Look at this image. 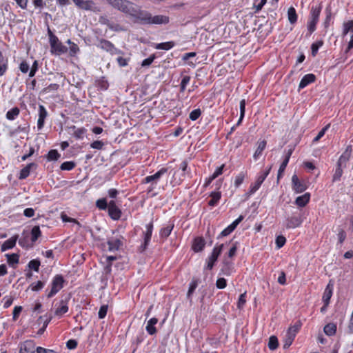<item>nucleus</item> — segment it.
<instances>
[{
	"label": "nucleus",
	"mask_w": 353,
	"mask_h": 353,
	"mask_svg": "<svg viewBox=\"0 0 353 353\" xmlns=\"http://www.w3.org/2000/svg\"><path fill=\"white\" fill-rule=\"evenodd\" d=\"M129 16L132 17L134 21L144 25L167 24L170 21V19L168 16H152L149 12L141 10L140 6L137 4H134V7L131 10Z\"/></svg>",
	"instance_id": "1"
},
{
	"label": "nucleus",
	"mask_w": 353,
	"mask_h": 353,
	"mask_svg": "<svg viewBox=\"0 0 353 353\" xmlns=\"http://www.w3.org/2000/svg\"><path fill=\"white\" fill-rule=\"evenodd\" d=\"M352 151V146L348 145L345 150V152L339 157L334 173L332 177V182L339 181L343 175V168L346 166V163L349 161L350 153Z\"/></svg>",
	"instance_id": "2"
},
{
	"label": "nucleus",
	"mask_w": 353,
	"mask_h": 353,
	"mask_svg": "<svg viewBox=\"0 0 353 353\" xmlns=\"http://www.w3.org/2000/svg\"><path fill=\"white\" fill-rule=\"evenodd\" d=\"M322 6L321 4L312 6L310 10L309 20L307 21V36H310L316 29V25L319 20Z\"/></svg>",
	"instance_id": "3"
},
{
	"label": "nucleus",
	"mask_w": 353,
	"mask_h": 353,
	"mask_svg": "<svg viewBox=\"0 0 353 353\" xmlns=\"http://www.w3.org/2000/svg\"><path fill=\"white\" fill-rule=\"evenodd\" d=\"M302 325V322L300 320H298L288 327L284 340V349L288 348L292 344L297 333L301 330Z\"/></svg>",
	"instance_id": "4"
},
{
	"label": "nucleus",
	"mask_w": 353,
	"mask_h": 353,
	"mask_svg": "<svg viewBox=\"0 0 353 353\" xmlns=\"http://www.w3.org/2000/svg\"><path fill=\"white\" fill-rule=\"evenodd\" d=\"M49 42L51 48V52L60 55L67 52L68 48L65 46L58 39V37L48 29Z\"/></svg>",
	"instance_id": "5"
},
{
	"label": "nucleus",
	"mask_w": 353,
	"mask_h": 353,
	"mask_svg": "<svg viewBox=\"0 0 353 353\" xmlns=\"http://www.w3.org/2000/svg\"><path fill=\"white\" fill-rule=\"evenodd\" d=\"M272 165H270L268 168H265V170L260 172L256 177V180L254 183H252L250 185L248 194L249 195L254 194L261 186L262 183L265 181V179L267 178V176L269 175L271 169Z\"/></svg>",
	"instance_id": "6"
},
{
	"label": "nucleus",
	"mask_w": 353,
	"mask_h": 353,
	"mask_svg": "<svg viewBox=\"0 0 353 353\" xmlns=\"http://www.w3.org/2000/svg\"><path fill=\"white\" fill-rule=\"evenodd\" d=\"M65 280L61 274H56L52 279L50 283V290H46V296L48 299H50L55 296L64 285Z\"/></svg>",
	"instance_id": "7"
},
{
	"label": "nucleus",
	"mask_w": 353,
	"mask_h": 353,
	"mask_svg": "<svg viewBox=\"0 0 353 353\" xmlns=\"http://www.w3.org/2000/svg\"><path fill=\"white\" fill-rule=\"evenodd\" d=\"M145 231H143L142 233L143 241L138 248V251L140 253L144 252L150 245L154 230V224L152 220L145 225Z\"/></svg>",
	"instance_id": "8"
},
{
	"label": "nucleus",
	"mask_w": 353,
	"mask_h": 353,
	"mask_svg": "<svg viewBox=\"0 0 353 353\" xmlns=\"http://www.w3.org/2000/svg\"><path fill=\"white\" fill-rule=\"evenodd\" d=\"M223 248V244H221L219 245H216L211 253V254L208 257L206 260V266L205 268L208 270H212L217 261L219 255L221 254Z\"/></svg>",
	"instance_id": "9"
},
{
	"label": "nucleus",
	"mask_w": 353,
	"mask_h": 353,
	"mask_svg": "<svg viewBox=\"0 0 353 353\" xmlns=\"http://www.w3.org/2000/svg\"><path fill=\"white\" fill-rule=\"evenodd\" d=\"M303 220L300 213L294 212L285 219V228L287 229H294L301 225Z\"/></svg>",
	"instance_id": "10"
},
{
	"label": "nucleus",
	"mask_w": 353,
	"mask_h": 353,
	"mask_svg": "<svg viewBox=\"0 0 353 353\" xmlns=\"http://www.w3.org/2000/svg\"><path fill=\"white\" fill-rule=\"evenodd\" d=\"M99 43L97 46L103 50L109 52L110 54L114 55L116 54H120L122 52L117 49L114 45L110 41L105 39H98Z\"/></svg>",
	"instance_id": "11"
},
{
	"label": "nucleus",
	"mask_w": 353,
	"mask_h": 353,
	"mask_svg": "<svg viewBox=\"0 0 353 353\" xmlns=\"http://www.w3.org/2000/svg\"><path fill=\"white\" fill-rule=\"evenodd\" d=\"M72 1L79 9L93 12L99 11V9L97 8L95 3L92 0H72Z\"/></svg>",
	"instance_id": "12"
},
{
	"label": "nucleus",
	"mask_w": 353,
	"mask_h": 353,
	"mask_svg": "<svg viewBox=\"0 0 353 353\" xmlns=\"http://www.w3.org/2000/svg\"><path fill=\"white\" fill-rule=\"evenodd\" d=\"M168 168H161L155 174L145 176L141 181L142 184L150 183L157 185L160 178L168 172Z\"/></svg>",
	"instance_id": "13"
},
{
	"label": "nucleus",
	"mask_w": 353,
	"mask_h": 353,
	"mask_svg": "<svg viewBox=\"0 0 353 353\" xmlns=\"http://www.w3.org/2000/svg\"><path fill=\"white\" fill-rule=\"evenodd\" d=\"M19 353H35L37 347L33 340H26L19 345Z\"/></svg>",
	"instance_id": "14"
},
{
	"label": "nucleus",
	"mask_w": 353,
	"mask_h": 353,
	"mask_svg": "<svg viewBox=\"0 0 353 353\" xmlns=\"http://www.w3.org/2000/svg\"><path fill=\"white\" fill-rule=\"evenodd\" d=\"M108 214L110 218L114 221L120 219L122 212L119 208L117 205L114 200H111L108 203Z\"/></svg>",
	"instance_id": "15"
},
{
	"label": "nucleus",
	"mask_w": 353,
	"mask_h": 353,
	"mask_svg": "<svg viewBox=\"0 0 353 353\" xmlns=\"http://www.w3.org/2000/svg\"><path fill=\"white\" fill-rule=\"evenodd\" d=\"M292 189L296 193L303 192L307 186L305 181H300L297 175L294 174L292 177Z\"/></svg>",
	"instance_id": "16"
},
{
	"label": "nucleus",
	"mask_w": 353,
	"mask_h": 353,
	"mask_svg": "<svg viewBox=\"0 0 353 353\" xmlns=\"http://www.w3.org/2000/svg\"><path fill=\"white\" fill-rule=\"evenodd\" d=\"M243 220V216L240 215L230 225L225 228L219 235L218 239L226 236L230 234L237 227V225Z\"/></svg>",
	"instance_id": "17"
},
{
	"label": "nucleus",
	"mask_w": 353,
	"mask_h": 353,
	"mask_svg": "<svg viewBox=\"0 0 353 353\" xmlns=\"http://www.w3.org/2000/svg\"><path fill=\"white\" fill-rule=\"evenodd\" d=\"M134 3L128 0H121L115 9L127 15H130L131 10L134 7Z\"/></svg>",
	"instance_id": "18"
},
{
	"label": "nucleus",
	"mask_w": 353,
	"mask_h": 353,
	"mask_svg": "<svg viewBox=\"0 0 353 353\" xmlns=\"http://www.w3.org/2000/svg\"><path fill=\"white\" fill-rule=\"evenodd\" d=\"M123 236H120L119 238H111L108 239L107 241L108 250L110 252L119 250L123 245Z\"/></svg>",
	"instance_id": "19"
},
{
	"label": "nucleus",
	"mask_w": 353,
	"mask_h": 353,
	"mask_svg": "<svg viewBox=\"0 0 353 353\" xmlns=\"http://www.w3.org/2000/svg\"><path fill=\"white\" fill-rule=\"evenodd\" d=\"M334 283L332 280L327 283L322 297V300L324 303L329 305L330 299L333 294Z\"/></svg>",
	"instance_id": "20"
},
{
	"label": "nucleus",
	"mask_w": 353,
	"mask_h": 353,
	"mask_svg": "<svg viewBox=\"0 0 353 353\" xmlns=\"http://www.w3.org/2000/svg\"><path fill=\"white\" fill-rule=\"evenodd\" d=\"M267 141L259 140L256 143V148L253 154V159L257 161L263 154V151L266 148Z\"/></svg>",
	"instance_id": "21"
},
{
	"label": "nucleus",
	"mask_w": 353,
	"mask_h": 353,
	"mask_svg": "<svg viewBox=\"0 0 353 353\" xmlns=\"http://www.w3.org/2000/svg\"><path fill=\"white\" fill-rule=\"evenodd\" d=\"M293 151H294L293 148H290L287 151V152L285 154V157L283 162L280 165V167H279V169L278 171V176H277L278 180L280 179V177L282 176V174L284 172V171L289 163L290 157L293 153Z\"/></svg>",
	"instance_id": "22"
},
{
	"label": "nucleus",
	"mask_w": 353,
	"mask_h": 353,
	"mask_svg": "<svg viewBox=\"0 0 353 353\" xmlns=\"http://www.w3.org/2000/svg\"><path fill=\"white\" fill-rule=\"evenodd\" d=\"M316 76L312 73L304 75L299 84V90L303 89L309 84L314 83L316 81Z\"/></svg>",
	"instance_id": "23"
},
{
	"label": "nucleus",
	"mask_w": 353,
	"mask_h": 353,
	"mask_svg": "<svg viewBox=\"0 0 353 353\" xmlns=\"http://www.w3.org/2000/svg\"><path fill=\"white\" fill-rule=\"evenodd\" d=\"M205 245V241L202 236L196 237L192 245V249L195 252H201Z\"/></svg>",
	"instance_id": "24"
},
{
	"label": "nucleus",
	"mask_w": 353,
	"mask_h": 353,
	"mask_svg": "<svg viewBox=\"0 0 353 353\" xmlns=\"http://www.w3.org/2000/svg\"><path fill=\"white\" fill-rule=\"evenodd\" d=\"M69 307H68V301L65 300H61L59 301V305L57 306L54 311L55 316H57L59 317L62 316L63 314L67 313L68 312Z\"/></svg>",
	"instance_id": "25"
},
{
	"label": "nucleus",
	"mask_w": 353,
	"mask_h": 353,
	"mask_svg": "<svg viewBox=\"0 0 353 353\" xmlns=\"http://www.w3.org/2000/svg\"><path fill=\"white\" fill-rule=\"evenodd\" d=\"M69 130L72 131V135L76 139H82L87 132V130L85 128L82 127L77 128L75 125H71L69 127Z\"/></svg>",
	"instance_id": "26"
},
{
	"label": "nucleus",
	"mask_w": 353,
	"mask_h": 353,
	"mask_svg": "<svg viewBox=\"0 0 353 353\" xmlns=\"http://www.w3.org/2000/svg\"><path fill=\"white\" fill-rule=\"evenodd\" d=\"M210 200L208 201V204L210 207H214L218 205L220 199H221V191H213L210 194Z\"/></svg>",
	"instance_id": "27"
},
{
	"label": "nucleus",
	"mask_w": 353,
	"mask_h": 353,
	"mask_svg": "<svg viewBox=\"0 0 353 353\" xmlns=\"http://www.w3.org/2000/svg\"><path fill=\"white\" fill-rule=\"evenodd\" d=\"M17 239L18 236L15 235L4 241L1 248V251L5 252L8 250L13 248L16 245Z\"/></svg>",
	"instance_id": "28"
},
{
	"label": "nucleus",
	"mask_w": 353,
	"mask_h": 353,
	"mask_svg": "<svg viewBox=\"0 0 353 353\" xmlns=\"http://www.w3.org/2000/svg\"><path fill=\"white\" fill-rule=\"evenodd\" d=\"M158 323V319L156 317L151 318L147 323L145 330L150 335H154L157 333V330L155 325Z\"/></svg>",
	"instance_id": "29"
},
{
	"label": "nucleus",
	"mask_w": 353,
	"mask_h": 353,
	"mask_svg": "<svg viewBox=\"0 0 353 353\" xmlns=\"http://www.w3.org/2000/svg\"><path fill=\"white\" fill-rule=\"evenodd\" d=\"M310 200V194L306 192L304 194L298 196L295 200V204L299 207H305Z\"/></svg>",
	"instance_id": "30"
},
{
	"label": "nucleus",
	"mask_w": 353,
	"mask_h": 353,
	"mask_svg": "<svg viewBox=\"0 0 353 353\" xmlns=\"http://www.w3.org/2000/svg\"><path fill=\"white\" fill-rule=\"evenodd\" d=\"M288 19L292 25H294L297 22L298 14L295 8L292 6L290 7L288 10Z\"/></svg>",
	"instance_id": "31"
},
{
	"label": "nucleus",
	"mask_w": 353,
	"mask_h": 353,
	"mask_svg": "<svg viewBox=\"0 0 353 353\" xmlns=\"http://www.w3.org/2000/svg\"><path fill=\"white\" fill-rule=\"evenodd\" d=\"M35 166L36 164L34 163L28 164L26 167L21 170L19 179L21 180L26 179L30 175L31 168Z\"/></svg>",
	"instance_id": "32"
},
{
	"label": "nucleus",
	"mask_w": 353,
	"mask_h": 353,
	"mask_svg": "<svg viewBox=\"0 0 353 353\" xmlns=\"http://www.w3.org/2000/svg\"><path fill=\"white\" fill-rule=\"evenodd\" d=\"M8 60L5 59L1 51L0 50V77L4 75L8 70Z\"/></svg>",
	"instance_id": "33"
},
{
	"label": "nucleus",
	"mask_w": 353,
	"mask_h": 353,
	"mask_svg": "<svg viewBox=\"0 0 353 353\" xmlns=\"http://www.w3.org/2000/svg\"><path fill=\"white\" fill-rule=\"evenodd\" d=\"M174 228V225L171 224L166 227L161 228L159 231L160 238L163 240L166 239L171 234L172 230Z\"/></svg>",
	"instance_id": "34"
},
{
	"label": "nucleus",
	"mask_w": 353,
	"mask_h": 353,
	"mask_svg": "<svg viewBox=\"0 0 353 353\" xmlns=\"http://www.w3.org/2000/svg\"><path fill=\"white\" fill-rule=\"evenodd\" d=\"M20 113V110L18 107H14L8 110L6 114V117L8 120H14Z\"/></svg>",
	"instance_id": "35"
},
{
	"label": "nucleus",
	"mask_w": 353,
	"mask_h": 353,
	"mask_svg": "<svg viewBox=\"0 0 353 353\" xmlns=\"http://www.w3.org/2000/svg\"><path fill=\"white\" fill-rule=\"evenodd\" d=\"M247 177V172H240L234 179V185L235 188H239L244 181Z\"/></svg>",
	"instance_id": "36"
},
{
	"label": "nucleus",
	"mask_w": 353,
	"mask_h": 353,
	"mask_svg": "<svg viewBox=\"0 0 353 353\" xmlns=\"http://www.w3.org/2000/svg\"><path fill=\"white\" fill-rule=\"evenodd\" d=\"M30 234H31V241H32V243L33 244L41 236V231L40 230L39 226H38V225L34 226L31 230Z\"/></svg>",
	"instance_id": "37"
},
{
	"label": "nucleus",
	"mask_w": 353,
	"mask_h": 353,
	"mask_svg": "<svg viewBox=\"0 0 353 353\" xmlns=\"http://www.w3.org/2000/svg\"><path fill=\"white\" fill-rule=\"evenodd\" d=\"M324 332L327 336H333L336 332V325L333 323H327L323 328Z\"/></svg>",
	"instance_id": "38"
},
{
	"label": "nucleus",
	"mask_w": 353,
	"mask_h": 353,
	"mask_svg": "<svg viewBox=\"0 0 353 353\" xmlns=\"http://www.w3.org/2000/svg\"><path fill=\"white\" fill-rule=\"evenodd\" d=\"M7 261L10 265L18 264L19 262V255L18 254H6Z\"/></svg>",
	"instance_id": "39"
},
{
	"label": "nucleus",
	"mask_w": 353,
	"mask_h": 353,
	"mask_svg": "<svg viewBox=\"0 0 353 353\" xmlns=\"http://www.w3.org/2000/svg\"><path fill=\"white\" fill-rule=\"evenodd\" d=\"M175 46V43L174 41H168V42H163L157 43L155 46L156 49L158 50H168L172 48Z\"/></svg>",
	"instance_id": "40"
},
{
	"label": "nucleus",
	"mask_w": 353,
	"mask_h": 353,
	"mask_svg": "<svg viewBox=\"0 0 353 353\" xmlns=\"http://www.w3.org/2000/svg\"><path fill=\"white\" fill-rule=\"evenodd\" d=\"M323 40H319L311 45V54L312 57H315L317 54L319 49L323 46Z\"/></svg>",
	"instance_id": "41"
},
{
	"label": "nucleus",
	"mask_w": 353,
	"mask_h": 353,
	"mask_svg": "<svg viewBox=\"0 0 353 353\" xmlns=\"http://www.w3.org/2000/svg\"><path fill=\"white\" fill-rule=\"evenodd\" d=\"M61 157V154L58 152L57 150H50L47 154V159L50 161H57Z\"/></svg>",
	"instance_id": "42"
},
{
	"label": "nucleus",
	"mask_w": 353,
	"mask_h": 353,
	"mask_svg": "<svg viewBox=\"0 0 353 353\" xmlns=\"http://www.w3.org/2000/svg\"><path fill=\"white\" fill-rule=\"evenodd\" d=\"M279 347V341L276 336H271L269 338L268 347L271 350H274Z\"/></svg>",
	"instance_id": "43"
},
{
	"label": "nucleus",
	"mask_w": 353,
	"mask_h": 353,
	"mask_svg": "<svg viewBox=\"0 0 353 353\" xmlns=\"http://www.w3.org/2000/svg\"><path fill=\"white\" fill-rule=\"evenodd\" d=\"M75 166L76 163L74 161H65L61 164L60 169L61 170L70 171L73 170Z\"/></svg>",
	"instance_id": "44"
},
{
	"label": "nucleus",
	"mask_w": 353,
	"mask_h": 353,
	"mask_svg": "<svg viewBox=\"0 0 353 353\" xmlns=\"http://www.w3.org/2000/svg\"><path fill=\"white\" fill-rule=\"evenodd\" d=\"M41 265L40 260L38 259H32L29 261L28 266L30 269L33 270L35 272H39V266Z\"/></svg>",
	"instance_id": "45"
},
{
	"label": "nucleus",
	"mask_w": 353,
	"mask_h": 353,
	"mask_svg": "<svg viewBox=\"0 0 353 353\" xmlns=\"http://www.w3.org/2000/svg\"><path fill=\"white\" fill-rule=\"evenodd\" d=\"M325 18L323 21V26L325 29H327L330 25L332 20V10L330 8H326L325 10Z\"/></svg>",
	"instance_id": "46"
},
{
	"label": "nucleus",
	"mask_w": 353,
	"mask_h": 353,
	"mask_svg": "<svg viewBox=\"0 0 353 353\" xmlns=\"http://www.w3.org/2000/svg\"><path fill=\"white\" fill-rule=\"evenodd\" d=\"M198 280L197 279H192V281L190 283L189 289L187 293V296L188 299H190L192 296V294L194 293V290L198 286Z\"/></svg>",
	"instance_id": "47"
},
{
	"label": "nucleus",
	"mask_w": 353,
	"mask_h": 353,
	"mask_svg": "<svg viewBox=\"0 0 353 353\" xmlns=\"http://www.w3.org/2000/svg\"><path fill=\"white\" fill-rule=\"evenodd\" d=\"M330 124L328 123L323 127L318 133L317 136L314 138L312 142L317 143L325 134L326 131L330 128Z\"/></svg>",
	"instance_id": "48"
},
{
	"label": "nucleus",
	"mask_w": 353,
	"mask_h": 353,
	"mask_svg": "<svg viewBox=\"0 0 353 353\" xmlns=\"http://www.w3.org/2000/svg\"><path fill=\"white\" fill-rule=\"evenodd\" d=\"M96 206L99 210H105L108 208V203L107 202V199L105 198H102L98 199L96 202Z\"/></svg>",
	"instance_id": "49"
},
{
	"label": "nucleus",
	"mask_w": 353,
	"mask_h": 353,
	"mask_svg": "<svg viewBox=\"0 0 353 353\" xmlns=\"http://www.w3.org/2000/svg\"><path fill=\"white\" fill-rule=\"evenodd\" d=\"M353 30V20L347 21L343 23V34L346 35L350 31Z\"/></svg>",
	"instance_id": "50"
},
{
	"label": "nucleus",
	"mask_w": 353,
	"mask_h": 353,
	"mask_svg": "<svg viewBox=\"0 0 353 353\" xmlns=\"http://www.w3.org/2000/svg\"><path fill=\"white\" fill-rule=\"evenodd\" d=\"M190 76L185 75V76L183 77L181 83H180V92H183L185 90L186 86L190 83Z\"/></svg>",
	"instance_id": "51"
},
{
	"label": "nucleus",
	"mask_w": 353,
	"mask_h": 353,
	"mask_svg": "<svg viewBox=\"0 0 353 353\" xmlns=\"http://www.w3.org/2000/svg\"><path fill=\"white\" fill-rule=\"evenodd\" d=\"M44 282L38 281L37 282L32 283L30 285V288L31 289L32 291L37 292L41 290L44 287Z\"/></svg>",
	"instance_id": "52"
},
{
	"label": "nucleus",
	"mask_w": 353,
	"mask_h": 353,
	"mask_svg": "<svg viewBox=\"0 0 353 353\" xmlns=\"http://www.w3.org/2000/svg\"><path fill=\"white\" fill-rule=\"evenodd\" d=\"M246 296H247V292H245L244 293L241 294L239 297V299H238V301H237V307L238 309H242L245 303H246Z\"/></svg>",
	"instance_id": "53"
},
{
	"label": "nucleus",
	"mask_w": 353,
	"mask_h": 353,
	"mask_svg": "<svg viewBox=\"0 0 353 353\" xmlns=\"http://www.w3.org/2000/svg\"><path fill=\"white\" fill-rule=\"evenodd\" d=\"M59 88V85L57 83H51L43 90V93H50L51 92L57 91Z\"/></svg>",
	"instance_id": "54"
},
{
	"label": "nucleus",
	"mask_w": 353,
	"mask_h": 353,
	"mask_svg": "<svg viewBox=\"0 0 353 353\" xmlns=\"http://www.w3.org/2000/svg\"><path fill=\"white\" fill-rule=\"evenodd\" d=\"M285 243H286V239L284 236L279 235V236H276L275 243H276V246L278 249H280L282 247H283L284 245L285 244Z\"/></svg>",
	"instance_id": "55"
},
{
	"label": "nucleus",
	"mask_w": 353,
	"mask_h": 353,
	"mask_svg": "<svg viewBox=\"0 0 353 353\" xmlns=\"http://www.w3.org/2000/svg\"><path fill=\"white\" fill-rule=\"evenodd\" d=\"M67 43H68L70 46V53L71 55H74L79 51V46L74 42L71 41L70 39H68L67 41Z\"/></svg>",
	"instance_id": "56"
},
{
	"label": "nucleus",
	"mask_w": 353,
	"mask_h": 353,
	"mask_svg": "<svg viewBox=\"0 0 353 353\" xmlns=\"http://www.w3.org/2000/svg\"><path fill=\"white\" fill-rule=\"evenodd\" d=\"M201 115V110L200 108L195 109L192 110L190 114L189 118L192 121H196L197 120Z\"/></svg>",
	"instance_id": "57"
},
{
	"label": "nucleus",
	"mask_w": 353,
	"mask_h": 353,
	"mask_svg": "<svg viewBox=\"0 0 353 353\" xmlns=\"http://www.w3.org/2000/svg\"><path fill=\"white\" fill-rule=\"evenodd\" d=\"M266 2L267 0H254V8H255V12H258L261 10Z\"/></svg>",
	"instance_id": "58"
},
{
	"label": "nucleus",
	"mask_w": 353,
	"mask_h": 353,
	"mask_svg": "<svg viewBox=\"0 0 353 353\" xmlns=\"http://www.w3.org/2000/svg\"><path fill=\"white\" fill-rule=\"evenodd\" d=\"M97 86L102 90H106L109 87V83L104 78H101L97 81Z\"/></svg>",
	"instance_id": "59"
},
{
	"label": "nucleus",
	"mask_w": 353,
	"mask_h": 353,
	"mask_svg": "<svg viewBox=\"0 0 353 353\" xmlns=\"http://www.w3.org/2000/svg\"><path fill=\"white\" fill-rule=\"evenodd\" d=\"M156 57H156L155 54H151L148 58L143 60V61L141 63V66L142 67H148V66L150 65L152 63V62L154 61Z\"/></svg>",
	"instance_id": "60"
},
{
	"label": "nucleus",
	"mask_w": 353,
	"mask_h": 353,
	"mask_svg": "<svg viewBox=\"0 0 353 353\" xmlns=\"http://www.w3.org/2000/svg\"><path fill=\"white\" fill-rule=\"evenodd\" d=\"M38 69H39L38 61L37 60H35L33 62V63H32V66L30 68V72H29V74H28L29 78H32V77H34V75H35L36 72H37Z\"/></svg>",
	"instance_id": "61"
},
{
	"label": "nucleus",
	"mask_w": 353,
	"mask_h": 353,
	"mask_svg": "<svg viewBox=\"0 0 353 353\" xmlns=\"http://www.w3.org/2000/svg\"><path fill=\"white\" fill-rule=\"evenodd\" d=\"M19 68L22 73L26 74L29 71L30 65L26 60H23L19 64Z\"/></svg>",
	"instance_id": "62"
},
{
	"label": "nucleus",
	"mask_w": 353,
	"mask_h": 353,
	"mask_svg": "<svg viewBox=\"0 0 353 353\" xmlns=\"http://www.w3.org/2000/svg\"><path fill=\"white\" fill-rule=\"evenodd\" d=\"M227 286V281L225 279L221 277L219 278L216 281V287L218 289H224Z\"/></svg>",
	"instance_id": "63"
},
{
	"label": "nucleus",
	"mask_w": 353,
	"mask_h": 353,
	"mask_svg": "<svg viewBox=\"0 0 353 353\" xmlns=\"http://www.w3.org/2000/svg\"><path fill=\"white\" fill-rule=\"evenodd\" d=\"M108 312V305H103L100 307L99 312H98V316L100 319H103L105 317Z\"/></svg>",
	"instance_id": "64"
}]
</instances>
